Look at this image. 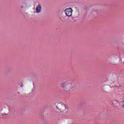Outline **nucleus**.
Here are the masks:
<instances>
[{"instance_id":"obj_10","label":"nucleus","mask_w":124,"mask_h":124,"mask_svg":"<svg viewBox=\"0 0 124 124\" xmlns=\"http://www.w3.org/2000/svg\"><path fill=\"white\" fill-rule=\"evenodd\" d=\"M21 87H23V86H21Z\"/></svg>"},{"instance_id":"obj_2","label":"nucleus","mask_w":124,"mask_h":124,"mask_svg":"<svg viewBox=\"0 0 124 124\" xmlns=\"http://www.w3.org/2000/svg\"><path fill=\"white\" fill-rule=\"evenodd\" d=\"M61 88L65 90L67 92H69L73 89V85L71 83H68L67 82H63L61 84Z\"/></svg>"},{"instance_id":"obj_7","label":"nucleus","mask_w":124,"mask_h":124,"mask_svg":"<svg viewBox=\"0 0 124 124\" xmlns=\"http://www.w3.org/2000/svg\"><path fill=\"white\" fill-rule=\"evenodd\" d=\"M21 8H24V7H23V6H21Z\"/></svg>"},{"instance_id":"obj_3","label":"nucleus","mask_w":124,"mask_h":124,"mask_svg":"<svg viewBox=\"0 0 124 124\" xmlns=\"http://www.w3.org/2000/svg\"><path fill=\"white\" fill-rule=\"evenodd\" d=\"M1 112L2 113H0V116H6L9 113V109L7 108H4L1 110Z\"/></svg>"},{"instance_id":"obj_9","label":"nucleus","mask_w":124,"mask_h":124,"mask_svg":"<svg viewBox=\"0 0 124 124\" xmlns=\"http://www.w3.org/2000/svg\"><path fill=\"white\" fill-rule=\"evenodd\" d=\"M123 102H124V100L123 101Z\"/></svg>"},{"instance_id":"obj_6","label":"nucleus","mask_w":124,"mask_h":124,"mask_svg":"<svg viewBox=\"0 0 124 124\" xmlns=\"http://www.w3.org/2000/svg\"><path fill=\"white\" fill-rule=\"evenodd\" d=\"M36 13H40L41 12V5L39 4L36 8Z\"/></svg>"},{"instance_id":"obj_1","label":"nucleus","mask_w":124,"mask_h":124,"mask_svg":"<svg viewBox=\"0 0 124 124\" xmlns=\"http://www.w3.org/2000/svg\"><path fill=\"white\" fill-rule=\"evenodd\" d=\"M56 108L62 114H67L68 112V106L62 103H59L56 104Z\"/></svg>"},{"instance_id":"obj_4","label":"nucleus","mask_w":124,"mask_h":124,"mask_svg":"<svg viewBox=\"0 0 124 124\" xmlns=\"http://www.w3.org/2000/svg\"><path fill=\"white\" fill-rule=\"evenodd\" d=\"M65 13L68 17L71 16H72V9L71 8L66 9L65 10Z\"/></svg>"},{"instance_id":"obj_5","label":"nucleus","mask_w":124,"mask_h":124,"mask_svg":"<svg viewBox=\"0 0 124 124\" xmlns=\"http://www.w3.org/2000/svg\"><path fill=\"white\" fill-rule=\"evenodd\" d=\"M33 89H34V83L32 82V84L29 86L28 91L31 92H33Z\"/></svg>"},{"instance_id":"obj_8","label":"nucleus","mask_w":124,"mask_h":124,"mask_svg":"<svg viewBox=\"0 0 124 124\" xmlns=\"http://www.w3.org/2000/svg\"><path fill=\"white\" fill-rule=\"evenodd\" d=\"M123 108H124V104L122 106Z\"/></svg>"}]
</instances>
